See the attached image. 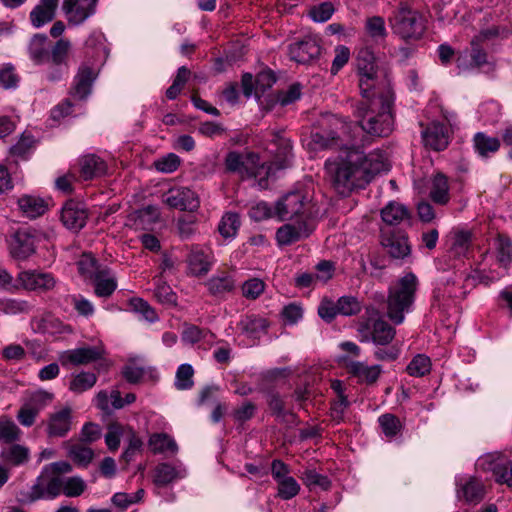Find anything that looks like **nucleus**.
Segmentation results:
<instances>
[{
    "instance_id": "49530a36",
    "label": "nucleus",
    "mask_w": 512,
    "mask_h": 512,
    "mask_svg": "<svg viewBox=\"0 0 512 512\" xmlns=\"http://www.w3.org/2000/svg\"><path fill=\"white\" fill-rule=\"evenodd\" d=\"M300 492V485L292 476L277 482V497L282 500H290Z\"/></svg>"
},
{
    "instance_id": "39448f33",
    "label": "nucleus",
    "mask_w": 512,
    "mask_h": 512,
    "mask_svg": "<svg viewBox=\"0 0 512 512\" xmlns=\"http://www.w3.org/2000/svg\"><path fill=\"white\" fill-rule=\"evenodd\" d=\"M388 23L392 33L405 42L420 40L427 28L423 14L414 9L410 2L402 0L391 12Z\"/></svg>"
},
{
    "instance_id": "37998d69",
    "label": "nucleus",
    "mask_w": 512,
    "mask_h": 512,
    "mask_svg": "<svg viewBox=\"0 0 512 512\" xmlns=\"http://www.w3.org/2000/svg\"><path fill=\"white\" fill-rule=\"evenodd\" d=\"M512 35V25L508 21L492 25L482 30V41L484 40H504Z\"/></svg>"
},
{
    "instance_id": "09e8293b",
    "label": "nucleus",
    "mask_w": 512,
    "mask_h": 512,
    "mask_svg": "<svg viewBox=\"0 0 512 512\" xmlns=\"http://www.w3.org/2000/svg\"><path fill=\"white\" fill-rule=\"evenodd\" d=\"M78 271L86 279H93L102 269L99 268L97 260L91 255L84 253L77 262Z\"/></svg>"
},
{
    "instance_id": "69168bd1",
    "label": "nucleus",
    "mask_w": 512,
    "mask_h": 512,
    "mask_svg": "<svg viewBox=\"0 0 512 512\" xmlns=\"http://www.w3.org/2000/svg\"><path fill=\"white\" fill-rule=\"evenodd\" d=\"M127 435L129 436V443L122 454V458L128 463L133 459L134 455L141 450L143 442L132 428L127 429Z\"/></svg>"
},
{
    "instance_id": "f03ea898",
    "label": "nucleus",
    "mask_w": 512,
    "mask_h": 512,
    "mask_svg": "<svg viewBox=\"0 0 512 512\" xmlns=\"http://www.w3.org/2000/svg\"><path fill=\"white\" fill-rule=\"evenodd\" d=\"M392 105L393 95L390 90L373 91L367 93L366 97L355 104L353 116L356 118V122L345 118L357 127L356 137L359 141L364 139V146L367 144L368 138L365 135H360L359 129L372 137H387L392 133L394 130ZM341 118L344 119V117Z\"/></svg>"
},
{
    "instance_id": "9b49d317",
    "label": "nucleus",
    "mask_w": 512,
    "mask_h": 512,
    "mask_svg": "<svg viewBox=\"0 0 512 512\" xmlns=\"http://www.w3.org/2000/svg\"><path fill=\"white\" fill-rule=\"evenodd\" d=\"M322 47L317 36L308 35L289 45L291 60L300 64H311L319 59Z\"/></svg>"
},
{
    "instance_id": "5fc2aeb1",
    "label": "nucleus",
    "mask_w": 512,
    "mask_h": 512,
    "mask_svg": "<svg viewBox=\"0 0 512 512\" xmlns=\"http://www.w3.org/2000/svg\"><path fill=\"white\" fill-rule=\"evenodd\" d=\"M382 432L386 437L396 436L402 429L399 418L393 414L387 413L381 415L378 419Z\"/></svg>"
},
{
    "instance_id": "2eb2a0df",
    "label": "nucleus",
    "mask_w": 512,
    "mask_h": 512,
    "mask_svg": "<svg viewBox=\"0 0 512 512\" xmlns=\"http://www.w3.org/2000/svg\"><path fill=\"white\" fill-rule=\"evenodd\" d=\"M472 232L465 229H454L447 240V255L450 259L468 258L472 252Z\"/></svg>"
},
{
    "instance_id": "7c9ffc66",
    "label": "nucleus",
    "mask_w": 512,
    "mask_h": 512,
    "mask_svg": "<svg viewBox=\"0 0 512 512\" xmlns=\"http://www.w3.org/2000/svg\"><path fill=\"white\" fill-rule=\"evenodd\" d=\"M269 410L280 423L295 425L297 416L290 410L285 409V403L279 394H270L267 400Z\"/></svg>"
},
{
    "instance_id": "20e7f679",
    "label": "nucleus",
    "mask_w": 512,
    "mask_h": 512,
    "mask_svg": "<svg viewBox=\"0 0 512 512\" xmlns=\"http://www.w3.org/2000/svg\"><path fill=\"white\" fill-rule=\"evenodd\" d=\"M419 281L415 274L409 272L399 278L388 289L386 316L395 325L405 320V313L410 312L416 298Z\"/></svg>"
},
{
    "instance_id": "774afa93",
    "label": "nucleus",
    "mask_w": 512,
    "mask_h": 512,
    "mask_svg": "<svg viewBox=\"0 0 512 512\" xmlns=\"http://www.w3.org/2000/svg\"><path fill=\"white\" fill-rule=\"evenodd\" d=\"M256 411V406L251 401L244 402L240 407L236 408L233 413V419L238 423H244L250 420Z\"/></svg>"
},
{
    "instance_id": "9d476101",
    "label": "nucleus",
    "mask_w": 512,
    "mask_h": 512,
    "mask_svg": "<svg viewBox=\"0 0 512 512\" xmlns=\"http://www.w3.org/2000/svg\"><path fill=\"white\" fill-rule=\"evenodd\" d=\"M305 196L299 192H290L279 199L275 205V214L280 220H292L297 217L299 220H306Z\"/></svg>"
},
{
    "instance_id": "de8ad7c7",
    "label": "nucleus",
    "mask_w": 512,
    "mask_h": 512,
    "mask_svg": "<svg viewBox=\"0 0 512 512\" xmlns=\"http://www.w3.org/2000/svg\"><path fill=\"white\" fill-rule=\"evenodd\" d=\"M303 483L310 489L320 487L323 490L330 488L331 482L327 476L317 473L314 469H306L301 474Z\"/></svg>"
},
{
    "instance_id": "412c9836",
    "label": "nucleus",
    "mask_w": 512,
    "mask_h": 512,
    "mask_svg": "<svg viewBox=\"0 0 512 512\" xmlns=\"http://www.w3.org/2000/svg\"><path fill=\"white\" fill-rule=\"evenodd\" d=\"M455 62L459 73H468L480 66L479 35H474L469 46L458 52Z\"/></svg>"
},
{
    "instance_id": "6ab92c4d",
    "label": "nucleus",
    "mask_w": 512,
    "mask_h": 512,
    "mask_svg": "<svg viewBox=\"0 0 512 512\" xmlns=\"http://www.w3.org/2000/svg\"><path fill=\"white\" fill-rule=\"evenodd\" d=\"M164 202L169 207L182 211H194L199 207L196 193L185 187L170 189L165 195Z\"/></svg>"
},
{
    "instance_id": "f257e3e1",
    "label": "nucleus",
    "mask_w": 512,
    "mask_h": 512,
    "mask_svg": "<svg viewBox=\"0 0 512 512\" xmlns=\"http://www.w3.org/2000/svg\"><path fill=\"white\" fill-rule=\"evenodd\" d=\"M357 127L341 116L326 113L318 122V127L310 134L308 146L311 150H335L337 158L325 163L332 178L334 188L342 195L354 189L364 188L373 177L388 170L385 154L375 150L365 154L364 139L356 137Z\"/></svg>"
},
{
    "instance_id": "c85d7f7f",
    "label": "nucleus",
    "mask_w": 512,
    "mask_h": 512,
    "mask_svg": "<svg viewBox=\"0 0 512 512\" xmlns=\"http://www.w3.org/2000/svg\"><path fill=\"white\" fill-rule=\"evenodd\" d=\"M32 325L35 331L49 335L71 333L72 331L68 325H65L61 320L51 314H45L41 317L34 318Z\"/></svg>"
},
{
    "instance_id": "423d86ee",
    "label": "nucleus",
    "mask_w": 512,
    "mask_h": 512,
    "mask_svg": "<svg viewBox=\"0 0 512 512\" xmlns=\"http://www.w3.org/2000/svg\"><path fill=\"white\" fill-rule=\"evenodd\" d=\"M54 398L52 392L43 389L27 392L16 415L18 422L24 427L33 426L39 413L50 405Z\"/></svg>"
},
{
    "instance_id": "e2e57ef3",
    "label": "nucleus",
    "mask_w": 512,
    "mask_h": 512,
    "mask_svg": "<svg viewBox=\"0 0 512 512\" xmlns=\"http://www.w3.org/2000/svg\"><path fill=\"white\" fill-rule=\"evenodd\" d=\"M86 489L85 481L78 476H73L65 479L63 494L67 497H78Z\"/></svg>"
},
{
    "instance_id": "b1692460",
    "label": "nucleus",
    "mask_w": 512,
    "mask_h": 512,
    "mask_svg": "<svg viewBox=\"0 0 512 512\" xmlns=\"http://www.w3.org/2000/svg\"><path fill=\"white\" fill-rule=\"evenodd\" d=\"M312 227L306 220H297L294 224H285L276 232V240L280 245H290L309 236Z\"/></svg>"
},
{
    "instance_id": "052dcab7",
    "label": "nucleus",
    "mask_w": 512,
    "mask_h": 512,
    "mask_svg": "<svg viewBox=\"0 0 512 512\" xmlns=\"http://www.w3.org/2000/svg\"><path fill=\"white\" fill-rule=\"evenodd\" d=\"M264 290L265 283L259 278L248 279L241 286L243 297L249 300L257 299L264 292Z\"/></svg>"
},
{
    "instance_id": "aec40b11",
    "label": "nucleus",
    "mask_w": 512,
    "mask_h": 512,
    "mask_svg": "<svg viewBox=\"0 0 512 512\" xmlns=\"http://www.w3.org/2000/svg\"><path fill=\"white\" fill-rule=\"evenodd\" d=\"M87 218V210L80 202L69 200L62 208L61 221L70 230H81L86 225Z\"/></svg>"
},
{
    "instance_id": "bf43d9fd",
    "label": "nucleus",
    "mask_w": 512,
    "mask_h": 512,
    "mask_svg": "<svg viewBox=\"0 0 512 512\" xmlns=\"http://www.w3.org/2000/svg\"><path fill=\"white\" fill-rule=\"evenodd\" d=\"M194 370L190 364H182L176 372L175 386L179 390H187L192 388Z\"/></svg>"
},
{
    "instance_id": "6e6552de",
    "label": "nucleus",
    "mask_w": 512,
    "mask_h": 512,
    "mask_svg": "<svg viewBox=\"0 0 512 512\" xmlns=\"http://www.w3.org/2000/svg\"><path fill=\"white\" fill-rule=\"evenodd\" d=\"M356 62L359 88L362 97H366L367 93L375 91L377 84L378 75L374 54L368 48H363L358 52Z\"/></svg>"
},
{
    "instance_id": "864d4df0",
    "label": "nucleus",
    "mask_w": 512,
    "mask_h": 512,
    "mask_svg": "<svg viewBox=\"0 0 512 512\" xmlns=\"http://www.w3.org/2000/svg\"><path fill=\"white\" fill-rule=\"evenodd\" d=\"M68 455L78 465L87 466L92 461L94 452L83 444H75L70 447Z\"/></svg>"
},
{
    "instance_id": "2f4dec72",
    "label": "nucleus",
    "mask_w": 512,
    "mask_h": 512,
    "mask_svg": "<svg viewBox=\"0 0 512 512\" xmlns=\"http://www.w3.org/2000/svg\"><path fill=\"white\" fill-rule=\"evenodd\" d=\"M387 253L395 259H403L411 252L408 237L405 235H391L382 241Z\"/></svg>"
},
{
    "instance_id": "a211bd4d",
    "label": "nucleus",
    "mask_w": 512,
    "mask_h": 512,
    "mask_svg": "<svg viewBox=\"0 0 512 512\" xmlns=\"http://www.w3.org/2000/svg\"><path fill=\"white\" fill-rule=\"evenodd\" d=\"M36 251V236L30 230H18L12 237L10 253L13 258L26 260Z\"/></svg>"
},
{
    "instance_id": "ea45409f",
    "label": "nucleus",
    "mask_w": 512,
    "mask_h": 512,
    "mask_svg": "<svg viewBox=\"0 0 512 512\" xmlns=\"http://www.w3.org/2000/svg\"><path fill=\"white\" fill-rule=\"evenodd\" d=\"M430 197L435 203L441 205L449 201V186L445 175L439 173L433 178Z\"/></svg>"
},
{
    "instance_id": "3c124183",
    "label": "nucleus",
    "mask_w": 512,
    "mask_h": 512,
    "mask_svg": "<svg viewBox=\"0 0 512 512\" xmlns=\"http://www.w3.org/2000/svg\"><path fill=\"white\" fill-rule=\"evenodd\" d=\"M337 311L339 315H357L361 309V302L354 296H342L337 300Z\"/></svg>"
},
{
    "instance_id": "e433bc0d",
    "label": "nucleus",
    "mask_w": 512,
    "mask_h": 512,
    "mask_svg": "<svg viewBox=\"0 0 512 512\" xmlns=\"http://www.w3.org/2000/svg\"><path fill=\"white\" fill-rule=\"evenodd\" d=\"M148 445L153 453H176L178 446L173 438L166 433H155L149 438Z\"/></svg>"
},
{
    "instance_id": "0e129e2a",
    "label": "nucleus",
    "mask_w": 512,
    "mask_h": 512,
    "mask_svg": "<svg viewBox=\"0 0 512 512\" xmlns=\"http://www.w3.org/2000/svg\"><path fill=\"white\" fill-rule=\"evenodd\" d=\"M318 315L325 322H332L338 315L337 303L331 299L324 297L318 306Z\"/></svg>"
},
{
    "instance_id": "a18cd8bd",
    "label": "nucleus",
    "mask_w": 512,
    "mask_h": 512,
    "mask_svg": "<svg viewBox=\"0 0 512 512\" xmlns=\"http://www.w3.org/2000/svg\"><path fill=\"white\" fill-rule=\"evenodd\" d=\"M29 455L30 451L27 447L13 444L4 452V459L13 466H19L28 461Z\"/></svg>"
},
{
    "instance_id": "ddd939ff",
    "label": "nucleus",
    "mask_w": 512,
    "mask_h": 512,
    "mask_svg": "<svg viewBox=\"0 0 512 512\" xmlns=\"http://www.w3.org/2000/svg\"><path fill=\"white\" fill-rule=\"evenodd\" d=\"M45 426L48 438H63L71 430L72 409L65 406L60 410L50 413L45 421L41 423Z\"/></svg>"
},
{
    "instance_id": "5701e85b",
    "label": "nucleus",
    "mask_w": 512,
    "mask_h": 512,
    "mask_svg": "<svg viewBox=\"0 0 512 512\" xmlns=\"http://www.w3.org/2000/svg\"><path fill=\"white\" fill-rule=\"evenodd\" d=\"M422 138L426 147L441 151L448 146L449 129L443 123L432 122L422 131Z\"/></svg>"
},
{
    "instance_id": "c756f323",
    "label": "nucleus",
    "mask_w": 512,
    "mask_h": 512,
    "mask_svg": "<svg viewBox=\"0 0 512 512\" xmlns=\"http://www.w3.org/2000/svg\"><path fill=\"white\" fill-rule=\"evenodd\" d=\"M18 206L22 214L29 219L42 216L48 209V204L44 199L31 195L20 197Z\"/></svg>"
},
{
    "instance_id": "4468645a",
    "label": "nucleus",
    "mask_w": 512,
    "mask_h": 512,
    "mask_svg": "<svg viewBox=\"0 0 512 512\" xmlns=\"http://www.w3.org/2000/svg\"><path fill=\"white\" fill-rule=\"evenodd\" d=\"M97 4L89 0H63L62 10L69 25L79 26L96 13Z\"/></svg>"
},
{
    "instance_id": "680f3d73",
    "label": "nucleus",
    "mask_w": 512,
    "mask_h": 512,
    "mask_svg": "<svg viewBox=\"0 0 512 512\" xmlns=\"http://www.w3.org/2000/svg\"><path fill=\"white\" fill-rule=\"evenodd\" d=\"M131 310L137 312L143 316V318L149 322H155L158 320V315L155 310L141 298H132L129 301Z\"/></svg>"
},
{
    "instance_id": "6e6d98bb",
    "label": "nucleus",
    "mask_w": 512,
    "mask_h": 512,
    "mask_svg": "<svg viewBox=\"0 0 512 512\" xmlns=\"http://www.w3.org/2000/svg\"><path fill=\"white\" fill-rule=\"evenodd\" d=\"M45 495V488L43 483V475L40 476L36 483L33 484L29 489L22 490L19 493V501L22 503H32L36 500L41 499Z\"/></svg>"
},
{
    "instance_id": "dca6fc26",
    "label": "nucleus",
    "mask_w": 512,
    "mask_h": 512,
    "mask_svg": "<svg viewBox=\"0 0 512 512\" xmlns=\"http://www.w3.org/2000/svg\"><path fill=\"white\" fill-rule=\"evenodd\" d=\"M104 350L96 346H84L65 351L60 361L62 365L71 364L74 366L88 365L102 359Z\"/></svg>"
},
{
    "instance_id": "a19ab883",
    "label": "nucleus",
    "mask_w": 512,
    "mask_h": 512,
    "mask_svg": "<svg viewBox=\"0 0 512 512\" xmlns=\"http://www.w3.org/2000/svg\"><path fill=\"white\" fill-rule=\"evenodd\" d=\"M240 224V217L237 213L226 212L218 224V231L225 239L234 238L238 232Z\"/></svg>"
},
{
    "instance_id": "58836bf2",
    "label": "nucleus",
    "mask_w": 512,
    "mask_h": 512,
    "mask_svg": "<svg viewBox=\"0 0 512 512\" xmlns=\"http://www.w3.org/2000/svg\"><path fill=\"white\" fill-rule=\"evenodd\" d=\"M180 472L168 463L158 464L153 471V482L157 486H166L177 478H181Z\"/></svg>"
},
{
    "instance_id": "8fccbe9b",
    "label": "nucleus",
    "mask_w": 512,
    "mask_h": 512,
    "mask_svg": "<svg viewBox=\"0 0 512 512\" xmlns=\"http://www.w3.org/2000/svg\"><path fill=\"white\" fill-rule=\"evenodd\" d=\"M128 426L119 423H111L105 435V443L109 450L116 451L120 445V438L127 434Z\"/></svg>"
},
{
    "instance_id": "4c0bfd02",
    "label": "nucleus",
    "mask_w": 512,
    "mask_h": 512,
    "mask_svg": "<svg viewBox=\"0 0 512 512\" xmlns=\"http://www.w3.org/2000/svg\"><path fill=\"white\" fill-rule=\"evenodd\" d=\"M497 260L501 266L508 268L512 263V242L506 235L498 234L494 240Z\"/></svg>"
},
{
    "instance_id": "4d7b16f0",
    "label": "nucleus",
    "mask_w": 512,
    "mask_h": 512,
    "mask_svg": "<svg viewBox=\"0 0 512 512\" xmlns=\"http://www.w3.org/2000/svg\"><path fill=\"white\" fill-rule=\"evenodd\" d=\"M241 330L252 337H256L260 332L267 329V321L260 317L249 316L240 323Z\"/></svg>"
},
{
    "instance_id": "393cba45",
    "label": "nucleus",
    "mask_w": 512,
    "mask_h": 512,
    "mask_svg": "<svg viewBox=\"0 0 512 512\" xmlns=\"http://www.w3.org/2000/svg\"><path fill=\"white\" fill-rule=\"evenodd\" d=\"M96 75L92 68L82 65L74 78L70 94L74 99L85 100L91 93L92 84Z\"/></svg>"
},
{
    "instance_id": "c9c22d12",
    "label": "nucleus",
    "mask_w": 512,
    "mask_h": 512,
    "mask_svg": "<svg viewBox=\"0 0 512 512\" xmlns=\"http://www.w3.org/2000/svg\"><path fill=\"white\" fill-rule=\"evenodd\" d=\"M381 218L388 225H398L409 218V211L402 204L390 202L381 210Z\"/></svg>"
},
{
    "instance_id": "a878e982",
    "label": "nucleus",
    "mask_w": 512,
    "mask_h": 512,
    "mask_svg": "<svg viewBox=\"0 0 512 512\" xmlns=\"http://www.w3.org/2000/svg\"><path fill=\"white\" fill-rule=\"evenodd\" d=\"M58 4L59 0H40L29 15L32 26L40 28L51 22L56 16Z\"/></svg>"
},
{
    "instance_id": "0eeeda50",
    "label": "nucleus",
    "mask_w": 512,
    "mask_h": 512,
    "mask_svg": "<svg viewBox=\"0 0 512 512\" xmlns=\"http://www.w3.org/2000/svg\"><path fill=\"white\" fill-rule=\"evenodd\" d=\"M225 168L230 173H237L242 178L257 177L264 164L260 163V157L254 152L230 151L224 160Z\"/></svg>"
},
{
    "instance_id": "f8f14e48",
    "label": "nucleus",
    "mask_w": 512,
    "mask_h": 512,
    "mask_svg": "<svg viewBox=\"0 0 512 512\" xmlns=\"http://www.w3.org/2000/svg\"><path fill=\"white\" fill-rule=\"evenodd\" d=\"M482 468L491 471L497 483L512 489V461L506 456L487 454L482 457Z\"/></svg>"
},
{
    "instance_id": "79ce46f5",
    "label": "nucleus",
    "mask_w": 512,
    "mask_h": 512,
    "mask_svg": "<svg viewBox=\"0 0 512 512\" xmlns=\"http://www.w3.org/2000/svg\"><path fill=\"white\" fill-rule=\"evenodd\" d=\"M97 382V376L92 372H80L73 376L69 389L74 393H83L91 389Z\"/></svg>"
},
{
    "instance_id": "bb28decb",
    "label": "nucleus",
    "mask_w": 512,
    "mask_h": 512,
    "mask_svg": "<svg viewBox=\"0 0 512 512\" xmlns=\"http://www.w3.org/2000/svg\"><path fill=\"white\" fill-rule=\"evenodd\" d=\"M345 366L349 374L368 385L374 384L382 372L380 365L368 366L364 362L353 360L347 361Z\"/></svg>"
},
{
    "instance_id": "603ef678",
    "label": "nucleus",
    "mask_w": 512,
    "mask_h": 512,
    "mask_svg": "<svg viewBox=\"0 0 512 512\" xmlns=\"http://www.w3.org/2000/svg\"><path fill=\"white\" fill-rule=\"evenodd\" d=\"M365 29L368 35L376 40H384L387 36L385 21L381 16L369 17L365 22Z\"/></svg>"
},
{
    "instance_id": "13d9d810",
    "label": "nucleus",
    "mask_w": 512,
    "mask_h": 512,
    "mask_svg": "<svg viewBox=\"0 0 512 512\" xmlns=\"http://www.w3.org/2000/svg\"><path fill=\"white\" fill-rule=\"evenodd\" d=\"M20 436L21 430L12 420L8 418L0 419V440L12 443L19 440Z\"/></svg>"
},
{
    "instance_id": "f3484780",
    "label": "nucleus",
    "mask_w": 512,
    "mask_h": 512,
    "mask_svg": "<svg viewBox=\"0 0 512 512\" xmlns=\"http://www.w3.org/2000/svg\"><path fill=\"white\" fill-rule=\"evenodd\" d=\"M17 280L24 289L30 291L46 292L56 285V280L51 273L32 270L20 272Z\"/></svg>"
},
{
    "instance_id": "c03bdc74",
    "label": "nucleus",
    "mask_w": 512,
    "mask_h": 512,
    "mask_svg": "<svg viewBox=\"0 0 512 512\" xmlns=\"http://www.w3.org/2000/svg\"><path fill=\"white\" fill-rule=\"evenodd\" d=\"M431 370L430 358L423 354L416 355L406 367V371L410 376L422 377Z\"/></svg>"
},
{
    "instance_id": "473e14b6",
    "label": "nucleus",
    "mask_w": 512,
    "mask_h": 512,
    "mask_svg": "<svg viewBox=\"0 0 512 512\" xmlns=\"http://www.w3.org/2000/svg\"><path fill=\"white\" fill-rule=\"evenodd\" d=\"M95 286V294L98 297L107 298L113 294L117 288V281L114 276L111 275L108 269H102L93 278Z\"/></svg>"
},
{
    "instance_id": "4be33fe9",
    "label": "nucleus",
    "mask_w": 512,
    "mask_h": 512,
    "mask_svg": "<svg viewBox=\"0 0 512 512\" xmlns=\"http://www.w3.org/2000/svg\"><path fill=\"white\" fill-rule=\"evenodd\" d=\"M205 286L211 296L224 299L235 291L236 282L231 273L219 271L205 282Z\"/></svg>"
},
{
    "instance_id": "1a4fd4ad",
    "label": "nucleus",
    "mask_w": 512,
    "mask_h": 512,
    "mask_svg": "<svg viewBox=\"0 0 512 512\" xmlns=\"http://www.w3.org/2000/svg\"><path fill=\"white\" fill-rule=\"evenodd\" d=\"M215 261L211 248L192 245L186 257L188 273L195 277L206 276L211 271Z\"/></svg>"
},
{
    "instance_id": "f704fd0d",
    "label": "nucleus",
    "mask_w": 512,
    "mask_h": 512,
    "mask_svg": "<svg viewBox=\"0 0 512 512\" xmlns=\"http://www.w3.org/2000/svg\"><path fill=\"white\" fill-rule=\"evenodd\" d=\"M277 153L275 154L274 162L267 167V173L272 169V165H275L277 169H284L290 165L292 158V145L289 140L282 137H276Z\"/></svg>"
},
{
    "instance_id": "72a5a7b5",
    "label": "nucleus",
    "mask_w": 512,
    "mask_h": 512,
    "mask_svg": "<svg viewBox=\"0 0 512 512\" xmlns=\"http://www.w3.org/2000/svg\"><path fill=\"white\" fill-rule=\"evenodd\" d=\"M396 335V330L383 319H377L372 324V341L376 345H388Z\"/></svg>"
},
{
    "instance_id": "cd10ccee",
    "label": "nucleus",
    "mask_w": 512,
    "mask_h": 512,
    "mask_svg": "<svg viewBox=\"0 0 512 512\" xmlns=\"http://www.w3.org/2000/svg\"><path fill=\"white\" fill-rule=\"evenodd\" d=\"M106 171V163L94 154L85 155L79 160V172L84 180L101 177Z\"/></svg>"
},
{
    "instance_id": "7ed1b4c3",
    "label": "nucleus",
    "mask_w": 512,
    "mask_h": 512,
    "mask_svg": "<svg viewBox=\"0 0 512 512\" xmlns=\"http://www.w3.org/2000/svg\"><path fill=\"white\" fill-rule=\"evenodd\" d=\"M72 43L67 38H60L54 44L48 36L37 33L28 44V54L35 65H47L46 79L58 82L69 70V57Z\"/></svg>"
},
{
    "instance_id": "338daca9",
    "label": "nucleus",
    "mask_w": 512,
    "mask_h": 512,
    "mask_svg": "<svg viewBox=\"0 0 512 512\" xmlns=\"http://www.w3.org/2000/svg\"><path fill=\"white\" fill-rule=\"evenodd\" d=\"M480 492V485L476 478L468 481L460 491H458L459 498H464L467 502H478Z\"/></svg>"
}]
</instances>
